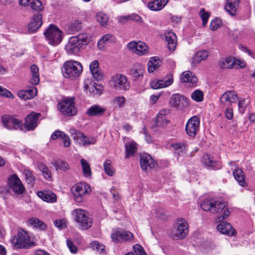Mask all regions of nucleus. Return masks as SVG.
I'll return each mask as SVG.
<instances>
[{
	"label": "nucleus",
	"mask_w": 255,
	"mask_h": 255,
	"mask_svg": "<svg viewBox=\"0 0 255 255\" xmlns=\"http://www.w3.org/2000/svg\"><path fill=\"white\" fill-rule=\"evenodd\" d=\"M72 215L81 229L88 230L92 227L93 220L86 210L76 209L72 211Z\"/></svg>",
	"instance_id": "1"
},
{
	"label": "nucleus",
	"mask_w": 255,
	"mask_h": 255,
	"mask_svg": "<svg viewBox=\"0 0 255 255\" xmlns=\"http://www.w3.org/2000/svg\"><path fill=\"white\" fill-rule=\"evenodd\" d=\"M62 71L64 77L74 79L81 74L83 66L78 61L69 60L64 64Z\"/></svg>",
	"instance_id": "2"
},
{
	"label": "nucleus",
	"mask_w": 255,
	"mask_h": 255,
	"mask_svg": "<svg viewBox=\"0 0 255 255\" xmlns=\"http://www.w3.org/2000/svg\"><path fill=\"white\" fill-rule=\"evenodd\" d=\"M43 33L51 45H57L62 40V31L55 25H49Z\"/></svg>",
	"instance_id": "3"
},
{
	"label": "nucleus",
	"mask_w": 255,
	"mask_h": 255,
	"mask_svg": "<svg viewBox=\"0 0 255 255\" xmlns=\"http://www.w3.org/2000/svg\"><path fill=\"white\" fill-rule=\"evenodd\" d=\"M11 241L12 245L17 249L28 248L32 244L27 232L23 230H19Z\"/></svg>",
	"instance_id": "4"
},
{
	"label": "nucleus",
	"mask_w": 255,
	"mask_h": 255,
	"mask_svg": "<svg viewBox=\"0 0 255 255\" xmlns=\"http://www.w3.org/2000/svg\"><path fill=\"white\" fill-rule=\"evenodd\" d=\"M74 97H65L58 102L57 108L65 116H72L76 114V110L74 104Z\"/></svg>",
	"instance_id": "5"
},
{
	"label": "nucleus",
	"mask_w": 255,
	"mask_h": 255,
	"mask_svg": "<svg viewBox=\"0 0 255 255\" xmlns=\"http://www.w3.org/2000/svg\"><path fill=\"white\" fill-rule=\"evenodd\" d=\"M111 86L115 90L127 91L130 88V83L126 76L116 74L112 76L109 81Z\"/></svg>",
	"instance_id": "6"
},
{
	"label": "nucleus",
	"mask_w": 255,
	"mask_h": 255,
	"mask_svg": "<svg viewBox=\"0 0 255 255\" xmlns=\"http://www.w3.org/2000/svg\"><path fill=\"white\" fill-rule=\"evenodd\" d=\"M227 206L224 201H216L214 199H207L201 204L202 209L205 211H210L213 214L220 213Z\"/></svg>",
	"instance_id": "7"
},
{
	"label": "nucleus",
	"mask_w": 255,
	"mask_h": 255,
	"mask_svg": "<svg viewBox=\"0 0 255 255\" xmlns=\"http://www.w3.org/2000/svg\"><path fill=\"white\" fill-rule=\"evenodd\" d=\"M188 225L184 218H179L174 224L172 237L173 239L179 240L185 238L188 234Z\"/></svg>",
	"instance_id": "8"
},
{
	"label": "nucleus",
	"mask_w": 255,
	"mask_h": 255,
	"mask_svg": "<svg viewBox=\"0 0 255 255\" xmlns=\"http://www.w3.org/2000/svg\"><path fill=\"white\" fill-rule=\"evenodd\" d=\"M71 190L75 200L78 203L82 202L86 194L90 193L91 190L88 184L83 182L76 184L72 187Z\"/></svg>",
	"instance_id": "9"
},
{
	"label": "nucleus",
	"mask_w": 255,
	"mask_h": 255,
	"mask_svg": "<svg viewBox=\"0 0 255 255\" xmlns=\"http://www.w3.org/2000/svg\"><path fill=\"white\" fill-rule=\"evenodd\" d=\"M2 123L3 127L8 130L19 129L23 131V124L21 120L8 115H4L2 117Z\"/></svg>",
	"instance_id": "10"
},
{
	"label": "nucleus",
	"mask_w": 255,
	"mask_h": 255,
	"mask_svg": "<svg viewBox=\"0 0 255 255\" xmlns=\"http://www.w3.org/2000/svg\"><path fill=\"white\" fill-rule=\"evenodd\" d=\"M7 184L12 191L17 195L22 194L26 191L22 182L16 174L11 175L8 177Z\"/></svg>",
	"instance_id": "11"
},
{
	"label": "nucleus",
	"mask_w": 255,
	"mask_h": 255,
	"mask_svg": "<svg viewBox=\"0 0 255 255\" xmlns=\"http://www.w3.org/2000/svg\"><path fill=\"white\" fill-rule=\"evenodd\" d=\"M70 132L74 140L79 141V143L84 146L94 144L96 142V139L94 137H88L79 130L75 128H71Z\"/></svg>",
	"instance_id": "12"
},
{
	"label": "nucleus",
	"mask_w": 255,
	"mask_h": 255,
	"mask_svg": "<svg viewBox=\"0 0 255 255\" xmlns=\"http://www.w3.org/2000/svg\"><path fill=\"white\" fill-rule=\"evenodd\" d=\"M41 114L35 112H32L28 115L25 118L23 124V131L34 130L38 126L39 118Z\"/></svg>",
	"instance_id": "13"
},
{
	"label": "nucleus",
	"mask_w": 255,
	"mask_h": 255,
	"mask_svg": "<svg viewBox=\"0 0 255 255\" xmlns=\"http://www.w3.org/2000/svg\"><path fill=\"white\" fill-rule=\"evenodd\" d=\"M238 100V97L234 91H228L225 92L220 99V106L221 108L232 107V104Z\"/></svg>",
	"instance_id": "14"
},
{
	"label": "nucleus",
	"mask_w": 255,
	"mask_h": 255,
	"mask_svg": "<svg viewBox=\"0 0 255 255\" xmlns=\"http://www.w3.org/2000/svg\"><path fill=\"white\" fill-rule=\"evenodd\" d=\"M200 120L197 116L191 117L187 122L185 130L187 134L191 137H194L199 130Z\"/></svg>",
	"instance_id": "15"
},
{
	"label": "nucleus",
	"mask_w": 255,
	"mask_h": 255,
	"mask_svg": "<svg viewBox=\"0 0 255 255\" xmlns=\"http://www.w3.org/2000/svg\"><path fill=\"white\" fill-rule=\"evenodd\" d=\"M133 238V235L128 231L122 230H114L111 234V239L114 243H121L124 241L131 240Z\"/></svg>",
	"instance_id": "16"
},
{
	"label": "nucleus",
	"mask_w": 255,
	"mask_h": 255,
	"mask_svg": "<svg viewBox=\"0 0 255 255\" xmlns=\"http://www.w3.org/2000/svg\"><path fill=\"white\" fill-rule=\"evenodd\" d=\"M169 106L176 109H182L188 105L187 99L179 94H174L170 98Z\"/></svg>",
	"instance_id": "17"
},
{
	"label": "nucleus",
	"mask_w": 255,
	"mask_h": 255,
	"mask_svg": "<svg viewBox=\"0 0 255 255\" xmlns=\"http://www.w3.org/2000/svg\"><path fill=\"white\" fill-rule=\"evenodd\" d=\"M173 82V74L171 73L167 74L162 79L154 80L150 84L151 87L154 89L163 88L171 85Z\"/></svg>",
	"instance_id": "18"
},
{
	"label": "nucleus",
	"mask_w": 255,
	"mask_h": 255,
	"mask_svg": "<svg viewBox=\"0 0 255 255\" xmlns=\"http://www.w3.org/2000/svg\"><path fill=\"white\" fill-rule=\"evenodd\" d=\"M140 164L141 168L144 171H147L148 168H153L156 165V163L152 157L146 153L140 154Z\"/></svg>",
	"instance_id": "19"
},
{
	"label": "nucleus",
	"mask_w": 255,
	"mask_h": 255,
	"mask_svg": "<svg viewBox=\"0 0 255 255\" xmlns=\"http://www.w3.org/2000/svg\"><path fill=\"white\" fill-rule=\"evenodd\" d=\"M128 47L139 56L143 55L148 51V47L146 44L141 41L130 42L128 44Z\"/></svg>",
	"instance_id": "20"
},
{
	"label": "nucleus",
	"mask_w": 255,
	"mask_h": 255,
	"mask_svg": "<svg viewBox=\"0 0 255 255\" xmlns=\"http://www.w3.org/2000/svg\"><path fill=\"white\" fill-rule=\"evenodd\" d=\"M77 37L71 36L65 46V49L68 53L74 54L79 52L82 47L81 44L77 40Z\"/></svg>",
	"instance_id": "21"
},
{
	"label": "nucleus",
	"mask_w": 255,
	"mask_h": 255,
	"mask_svg": "<svg viewBox=\"0 0 255 255\" xmlns=\"http://www.w3.org/2000/svg\"><path fill=\"white\" fill-rule=\"evenodd\" d=\"M169 113L170 110L165 109H163L159 112L156 118V125L157 127L163 128L166 127L169 123L167 116Z\"/></svg>",
	"instance_id": "22"
},
{
	"label": "nucleus",
	"mask_w": 255,
	"mask_h": 255,
	"mask_svg": "<svg viewBox=\"0 0 255 255\" xmlns=\"http://www.w3.org/2000/svg\"><path fill=\"white\" fill-rule=\"evenodd\" d=\"M180 81L182 83H186L190 86L195 85L198 81V79L192 72L186 71L181 74Z\"/></svg>",
	"instance_id": "23"
},
{
	"label": "nucleus",
	"mask_w": 255,
	"mask_h": 255,
	"mask_svg": "<svg viewBox=\"0 0 255 255\" xmlns=\"http://www.w3.org/2000/svg\"><path fill=\"white\" fill-rule=\"evenodd\" d=\"M42 24V15L40 13H37L34 15L28 25V31L30 33L35 32L41 26Z\"/></svg>",
	"instance_id": "24"
},
{
	"label": "nucleus",
	"mask_w": 255,
	"mask_h": 255,
	"mask_svg": "<svg viewBox=\"0 0 255 255\" xmlns=\"http://www.w3.org/2000/svg\"><path fill=\"white\" fill-rule=\"evenodd\" d=\"M164 36L169 50L173 51L177 44V37L175 34L171 31H166L164 33Z\"/></svg>",
	"instance_id": "25"
},
{
	"label": "nucleus",
	"mask_w": 255,
	"mask_h": 255,
	"mask_svg": "<svg viewBox=\"0 0 255 255\" xmlns=\"http://www.w3.org/2000/svg\"><path fill=\"white\" fill-rule=\"evenodd\" d=\"M218 230L222 234H226L230 236H234L236 231L231 225L226 221H223L217 227Z\"/></svg>",
	"instance_id": "26"
},
{
	"label": "nucleus",
	"mask_w": 255,
	"mask_h": 255,
	"mask_svg": "<svg viewBox=\"0 0 255 255\" xmlns=\"http://www.w3.org/2000/svg\"><path fill=\"white\" fill-rule=\"evenodd\" d=\"M36 195L45 202L53 203L56 201V195L50 190L39 191Z\"/></svg>",
	"instance_id": "27"
},
{
	"label": "nucleus",
	"mask_w": 255,
	"mask_h": 255,
	"mask_svg": "<svg viewBox=\"0 0 255 255\" xmlns=\"http://www.w3.org/2000/svg\"><path fill=\"white\" fill-rule=\"evenodd\" d=\"M130 74L135 79H140L142 78L144 72V66L139 63L133 64L130 69Z\"/></svg>",
	"instance_id": "28"
},
{
	"label": "nucleus",
	"mask_w": 255,
	"mask_h": 255,
	"mask_svg": "<svg viewBox=\"0 0 255 255\" xmlns=\"http://www.w3.org/2000/svg\"><path fill=\"white\" fill-rule=\"evenodd\" d=\"M209 56V52L207 50H200L197 52L192 58L191 65L195 67L201 61L205 60Z\"/></svg>",
	"instance_id": "29"
},
{
	"label": "nucleus",
	"mask_w": 255,
	"mask_h": 255,
	"mask_svg": "<svg viewBox=\"0 0 255 255\" xmlns=\"http://www.w3.org/2000/svg\"><path fill=\"white\" fill-rule=\"evenodd\" d=\"M105 111V108L98 105H94L87 109L86 114L90 117H97L103 115Z\"/></svg>",
	"instance_id": "30"
},
{
	"label": "nucleus",
	"mask_w": 255,
	"mask_h": 255,
	"mask_svg": "<svg viewBox=\"0 0 255 255\" xmlns=\"http://www.w3.org/2000/svg\"><path fill=\"white\" fill-rule=\"evenodd\" d=\"M115 40L114 35L111 34H107L99 39L98 42V46L100 49L103 50L105 46L115 42Z\"/></svg>",
	"instance_id": "31"
},
{
	"label": "nucleus",
	"mask_w": 255,
	"mask_h": 255,
	"mask_svg": "<svg viewBox=\"0 0 255 255\" xmlns=\"http://www.w3.org/2000/svg\"><path fill=\"white\" fill-rule=\"evenodd\" d=\"M168 0H154L148 2V8L152 11H158L163 8Z\"/></svg>",
	"instance_id": "32"
},
{
	"label": "nucleus",
	"mask_w": 255,
	"mask_h": 255,
	"mask_svg": "<svg viewBox=\"0 0 255 255\" xmlns=\"http://www.w3.org/2000/svg\"><path fill=\"white\" fill-rule=\"evenodd\" d=\"M27 223L33 228L40 231H45L47 228V225L42 221L36 217H32L29 219L27 220Z\"/></svg>",
	"instance_id": "33"
},
{
	"label": "nucleus",
	"mask_w": 255,
	"mask_h": 255,
	"mask_svg": "<svg viewBox=\"0 0 255 255\" xmlns=\"http://www.w3.org/2000/svg\"><path fill=\"white\" fill-rule=\"evenodd\" d=\"M82 27V22L78 20H74L71 21L66 26L67 31L71 34H73L79 31Z\"/></svg>",
	"instance_id": "34"
},
{
	"label": "nucleus",
	"mask_w": 255,
	"mask_h": 255,
	"mask_svg": "<svg viewBox=\"0 0 255 255\" xmlns=\"http://www.w3.org/2000/svg\"><path fill=\"white\" fill-rule=\"evenodd\" d=\"M233 175L235 179L237 180L240 185L242 187H246L247 183L245 181V175L242 169L237 168L233 171Z\"/></svg>",
	"instance_id": "35"
},
{
	"label": "nucleus",
	"mask_w": 255,
	"mask_h": 255,
	"mask_svg": "<svg viewBox=\"0 0 255 255\" xmlns=\"http://www.w3.org/2000/svg\"><path fill=\"white\" fill-rule=\"evenodd\" d=\"M31 78L30 83L34 85H37L40 81L39 69L36 65H32L30 67Z\"/></svg>",
	"instance_id": "36"
},
{
	"label": "nucleus",
	"mask_w": 255,
	"mask_h": 255,
	"mask_svg": "<svg viewBox=\"0 0 255 255\" xmlns=\"http://www.w3.org/2000/svg\"><path fill=\"white\" fill-rule=\"evenodd\" d=\"M239 0H227L225 6L226 10L232 15L235 14L238 8Z\"/></svg>",
	"instance_id": "37"
},
{
	"label": "nucleus",
	"mask_w": 255,
	"mask_h": 255,
	"mask_svg": "<svg viewBox=\"0 0 255 255\" xmlns=\"http://www.w3.org/2000/svg\"><path fill=\"white\" fill-rule=\"evenodd\" d=\"M52 165L55 167L56 170H58L67 171L70 169L69 164L65 161L61 159L56 160L52 162Z\"/></svg>",
	"instance_id": "38"
},
{
	"label": "nucleus",
	"mask_w": 255,
	"mask_h": 255,
	"mask_svg": "<svg viewBox=\"0 0 255 255\" xmlns=\"http://www.w3.org/2000/svg\"><path fill=\"white\" fill-rule=\"evenodd\" d=\"M130 20L140 22L141 21V17L138 14L133 13L127 15L121 16L118 18V21L121 23H124Z\"/></svg>",
	"instance_id": "39"
},
{
	"label": "nucleus",
	"mask_w": 255,
	"mask_h": 255,
	"mask_svg": "<svg viewBox=\"0 0 255 255\" xmlns=\"http://www.w3.org/2000/svg\"><path fill=\"white\" fill-rule=\"evenodd\" d=\"M160 64L161 61L158 58L156 57L151 58L147 62L148 71L149 73L154 72L160 66Z\"/></svg>",
	"instance_id": "40"
},
{
	"label": "nucleus",
	"mask_w": 255,
	"mask_h": 255,
	"mask_svg": "<svg viewBox=\"0 0 255 255\" xmlns=\"http://www.w3.org/2000/svg\"><path fill=\"white\" fill-rule=\"evenodd\" d=\"M136 143L132 141L130 142H127L125 144L126 146V157L128 158L130 156H132L137 150Z\"/></svg>",
	"instance_id": "41"
},
{
	"label": "nucleus",
	"mask_w": 255,
	"mask_h": 255,
	"mask_svg": "<svg viewBox=\"0 0 255 255\" xmlns=\"http://www.w3.org/2000/svg\"><path fill=\"white\" fill-rule=\"evenodd\" d=\"M104 169L106 174L111 177L115 175L116 171L112 166V162L111 160L107 159L103 164Z\"/></svg>",
	"instance_id": "42"
},
{
	"label": "nucleus",
	"mask_w": 255,
	"mask_h": 255,
	"mask_svg": "<svg viewBox=\"0 0 255 255\" xmlns=\"http://www.w3.org/2000/svg\"><path fill=\"white\" fill-rule=\"evenodd\" d=\"M23 173L25 175L27 183L31 187L33 186L35 181V177L33 173L27 169H24Z\"/></svg>",
	"instance_id": "43"
},
{
	"label": "nucleus",
	"mask_w": 255,
	"mask_h": 255,
	"mask_svg": "<svg viewBox=\"0 0 255 255\" xmlns=\"http://www.w3.org/2000/svg\"><path fill=\"white\" fill-rule=\"evenodd\" d=\"M80 161L84 176L87 177H90L92 172L90 164L84 159H81Z\"/></svg>",
	"instance_id": "44"
},
{
	"label": "nucleus",
	"mask_w": 255,
	"mask_h": 255,
	"mask_svg": "<svg viewBox=\"0 0 255 255\" xmlns=\"http://www.w3.org/2000/svg\"><path fill=\"white\" fill-rule=\"evenodd\" d=\"M96 20L101 26H106L108 22L109 17L106 14L100 12L96 14Z\"/></svg>",
	"instance_id": "45"
},
{
	"label": "nucleus",
	"mask_w": 255,
	"mask_h": 255,
	"mask_svg": "<svg viewBox=\"0 0 255 255\" xmlns=\"http://www.w3.org/2000/svg\"><path fill=\"white\" fill-rule=\"evenodd\" d=\"M203 162L204 165L211 167H216L217 163L213 157L209 154H205L203 157Z\"/></svg>",
	"instance_id": "46"
},
{
	"label": "nucleus",
	"mask_w": 255,
	"mask_h": 255,
	"mask_svg": "<svg viewBox=\"0 0 255 255\" xmlns=\"http://www.w3.org/2000/svg\"><path fill=\"white\" fill-rule=\"evenodd\" d=\"M126 99L123 96H115L113 98L112 103L113 105L122 108L125 106Z\"/></svg>",
	"instance_id": "47"
},
{
	"label": "nucleus",
	"mask_w": 255,
	"mask_h": 255,
	"mask_svg": "<svg viewBox=\"0 0 255 255\" xmlns=\"http://www.w3.org/2000/svg\"><path fill=\"white\" fill-rule=\"evenodd\" d=\"M235 57H228L222 61V67L223 68H232L234 67Z\"/></svg>",
	"instance_id": "48"
},
{
	"label": "nucleus",
	"mask_w": 255,
	"mask_h": 255,
	"mask_svg": "<svg viewBox=\"0 0 255 255\" xmlns=\"http://www.w3.org/2000/svg\"><path fill=\"white\" fill-rule=\"evenodd\" d=\"M38 168L42 172L43 175L46 179H49L51 178V172L46 165L40 163L38 165Z\"/></svg>",
	"instance_id": "49"
},
{
	"label": "nucleus",
	"mask_w": 255,
	"mask_h": 255,
	"mask_svg": "<svg viewBox=\"0 0 255 255\" xmlns=\"http://www.w3.org/2000/svg\"><path fill=\"white\" fill-rule=\"evenodd\" d=\"M89 91L93 95H100L103 93V87L100 85L94 83L89 87Z\"/></svg>",
	"instance_id": "50"
},
{
	"label": "nucleus",
	"mask_w": 255,
	"mask_h": 255,
	"mask_svg": "<svg viewBox=\"0 0 255 255\" xmlns=\"http://www.w3.org/2000/svg\"><path fill=\"white\" fill-rule=\"evenodd\" d=\"M171 146L173 148L176 153L179 154L186 150V145L184 143H176L172 144Z\"/></svg>",
	"instance_id": "51"
},
{
	"label": "nucleus",
	"mask_w": 255,
	"mask_h": 255,
	"mask_svg": "<svg viewBox=\"0 0 255 255\" xmlns=\"http://www.w3.org/2000/svg\"><path fill=\"white\" fill-rule=\"evenodd\" d=\"M75 36L77 37V40L81 44L82 47L88 44L89 42V36L86 33H81Z\"/></svg>",
	"instance_id": "52"
},
{
	"label": "nucleus",
	"mask_w": 255,
	"mask_h": 255,
	"mask_svg": "<svg viewBox=\"0 0 255 255\" xmlns=\"http://www.w3.org/2000/svg\"><path fill=\"white\" fill-rule=\"evenodd\" d=\"M204 94L202 91L199 90H195L191 95L192 99L197 102H201L203 100Z\"/></svg>",
	"instance_id": "53"
},
{
	"label": "nucleus",
	"mask_w": 255,
	"mask_h": 255,
	"mask_svg": "<svg viewBox=\"0 0 255 255\" xmlns=\"http://www.w3.org/2000/svg\"><path fill=\"white\" fill-rule=\"evenodd\" d=\"M30 7L36 11H41L43 7L41 1L39 0H32L30 5Z\"/></svg>",
	"instance_id": "54"
},
{
	"label": "nucleus",
	"mask_w": 255,
	"mask_h": 255,
	"mask_svg": "<svg viewBox=\"0 0 255 255\" xmlns=\"http://www.w3.org/2000/svg\"><path fill=\"white\" fill-rule=\"evenodd\" d=\"M0 96L11 99L14 98V95L10 91L1 86H0Z\"/></svg>",
	"instance_id": "55"
},
{
	"label": "nucleus",
	"mask_w": 255,
	"mask_h": 255,
	"mask_svg": "<svg viewBox=\"0 0 255 255\" xmlns=\"http://www.w3.org/2000/svg\"><path fill=\"white\" fill-rule=\"evenodd\" d=\"M91 248L93 250L99 253H102L105 250V246L97 241H94L91 243Z\"/></svg>",
	"instance_id": "56"
},
{
	"label": "nucleus",
	"mask_w": 255,
	"mask_h": 255,
	"mask_svg": "<svg viewBox=\"0 0 255 255\" xmlns=\"http://www.w3.org/2000/svg\"><path fill=\"white\" fill-rule=\"evenodd\" d=\"M222 25V21L220 18H216L210 23V28L212 30H216Z\"/></svg>",
	"instance_id": "57"
},
{
	"label": "nucleus",
	"mask_w": 255,
	"mask_h": 255,
	"mask_svg": "<svg viewBox=\"0 0 255 255\" xmlns=\"http://www.w3.org/2000/svg\"><path fill=\"white\" fill-rule=\"evenodd\" d=\"M199 15L202 19L203 25H205L208 22V19L210 17V13L206 12L204 8L201 9Z\"/></svg>",
	"instance_id": "58"
},
{
	"label": "nucleus",
	"mask_w": 255,
	"mask_h": 255,
	"mask_svg": "<svg viewBox=\"0 0 255 255\" xmlns=\"http://www.w3.org/2000/svg\"><path fill=\"white\" fill-rule=\"evenodd\" d=\"M54 225L60 230L65 229L67 227V223L64 219L55 220L54 222Z\"/></svg>",
	"instance_id": "59"
},
{
	"label": "nucleus",
	"mask_w": 255,
	"mask_h": 255,
	"mask_svg": "<svg viewBox=\"0 0 255 255\" xmlns=\"http://www.w3.org/2000/svg\"><path fill=\"white\" fill-rule=\"evenodd\" d=\"M93 77L97 81H100L104 77V74L99 68L91 72Z\"/></svg>",
	"instance_id": "60"
},
{
	"label": "nucleus",
	"mask_w": 255,
	"mask_h": 255,
	"mask_svg": "<svg viewBox=\"0 0 255 255\" xmlns=\"http://www.w3.org/2000/svg\"><path fill=\"white\" fill-rule=\"evenodd\" d=\"M133 250L134 252L138 255H147L145 252L143 248L138 244L134 245L133 247Z\"/></svg>",
	"instance_id": "61"
},
{
	"label": "nucleus",
	"mask_w": 255,
	"mask_h": 255,
	"mask_svg": "<svg viewBox=\"0 0 255 255\" xmlns=\"http://www.w3.org/2000/svg\"><path fill=\"white\" fill-rule=\"evenodd\" d=\"M66 134L60 130H57L54 131L51 136V138L52 139H56L60 138L61 139L65 136Z\"/></svg>",
	"instance_id": "62"
},
{
	"label": "nucleus",
	"mask_w": 255,
	"mask_h": 255,
	"mask_svg": "<svg viewBox=\"0 0 255 255\" xmlns=\"http://www.w3.org/2000/svg\"><path fill=\"white\" fill-rule=\"evenodd\" d=\"M66 243L67 247L70 252L73 254L76 253L77 252V248L76 246L73 244V242L70 239H67Z\"/></svg>",
	"instance_id": "63"
},
{
	"label": "nucleus",
	"mask_w": 255,
	"mask_h": 255,
	"mask_svg": "<svg viewBox=\"0 0 255 255\" xmlns=\"http://www.w3.org/2000/svg\"><path fill=\"white\" fill-rule=\"evenodd\" d=\"M246 66V62L243 60H241L235 58V62L234 67L236 68H244Z\"/></svg>",
	"instance_id": "64"
}]
</instances>
